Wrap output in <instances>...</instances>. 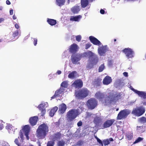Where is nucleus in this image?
<instances>
[{
  "label": "nucleus",
  "mask_w": 146,
  "mask_h": 146,
  "mask_svg": "<svg viewBox=\"0 0 146 146\" xmlns=\"http://www.w3.org/2000/svg\"><path fill=\"white\" fill-rule=\"evenodd\" d=\"M95 97L104 104L107 105L111 103L112 102H115L119 98L118 95H111L108 96L100 91L97 92L95 95Z\"/></svg>",
  "instance_id": "obj_1"
},
{
  "label": "nucleus",
  "mask_w": 146,
  "mask_h": 146,
  "mask_svg": "<svg viewBox=\"0 0 146 146\" xmlns=\"http://www.w3.org/2000/svg\"><path fill=\"white\" fill-rule=\"evenodd\" d=\"M49 131L48 127L45 123L40 125L36 131V135L39 139H44Z\"/></svg>",
  "instance_id": "obj_2"
},
{
  "label": "nucleus",
  "mask_w": 146,
  "mask_h": 146,
  "mask_svg": "<svg viewBox=\"0 0 146 146\" xmlns=\"http://www.w3.org/2000/svg\"><path fill=\"white\" fill-rule=\"evenodd\" d=\"M90 93V91L88 89L84 88L76 91L75 95L78 99H83L88 96Z\"/></svg>",
  "instance_id": "obj_3"
},
{
  "label": "nucleus",
  "mask_w": 146,
  "mask_h": 146,
  "mask_svg": "<svg viewBox=\"0 0 146 146\" xmlns=\"http://www.w3.org/2000/svg\"><path fill=\"white\" fill-rule=\"evenodd\" d=\"M84 55L85 56H88L90 58H92V60L90 62L93 65H95L98 63V57L91 51L85 52L84 53Z\"/></svg>",
  "instance_id": "obj_4"
},
{
  "label": "nucleus",
  "mask_w": 146,
  "mask_h": 146,
  "mask_svg": "<svg viewBox=\"0 0 146 146\" xmlns=\"http://www.w3.org/2000/svg\"><path fill=\"white\" fill-rule=\"evenodd\" d=\"M78 110H70L67 113V120L71 121L75 119L78 115Z\"/></svg>",
  "instance_id": "obj_5"
},
{
  "label": "nucleus",
  "mask_w": 146,
  "mask_h": 146,
  "mask_svg": "<svg viewBox=\"0 0 146 146\" xmlns=\"http://www.w3.org/2000/svg\"><path fill=\"white\" fill-rule=\"evenodd\" d=\"M86 105L89 109L93 110L97 106V102L94 98H91L88 100L86 102Z\"/></svg>",
  "instance_id": "obj_6"
},
{
  "label": "nucleus",
  "mask_w": 146,
  "mask_h": 146,
  "mask_svg": "<svg viewBox=\"0 0 146 146\" xmlns=\"http://www.w3.org/2000/svg\"><path fill=\"white\" fill-rule=\"evenodd\" d=\"M122 52L125 54L128 59L133 58L134 56V52L130 48H125L122 50Z\"/></svg>",
  "instance_id": "obj_7"
},
{
  "label": "nucleus",
  "mask_w": 146,
  "mask_h": 146,
  "mask_svg": "<svg viewBox=\"0 0 146 146\" xmlns=\"http://www.w3.org/2000/svg\"><path fill=\"white\" fill-rule=\"evenodd\" d=\"M23 132V129L21 130L20 131L19 135L20 137L21 138V139H20V142L18 140V139L19 138V137H18V138L16 139L14 141L15 143L18 146H23L24 144L23 143V140L24 139V138Z\"/></svg>",
  "instance_id": "obj_8"
},
{
  "label": "nucleus",
  "mask_w": 146,
  "mask_h": 146,
  "mask_svg": "<svg viewBox=\"0 0 146 146\" xmlns=\"http://www.w3.org/2000/svg\"><path fill=\"white\" fill-rule=\"evenodd\" d=\"M64 89L63 88L60 87L59 89L56 91L54 95L51 98V99L62 96L63 94L64 93Z\"/></svg>",
  "instance_id": "obj_9"
},
{
  "label": "nucleus",
  "mask_w": 146,
  "mask_h": 146,
  "mask_svg": "<svg viewBox=\"0 0 146 146\" xmlns=\"http://www.w3.org/2000/svg\"><path fill=\"white\" fill-rule=\"evenodd\" d=\"M81 58V56L80 54H75L72 56L71 60L73 64H76L77 62L80 60Z\"/></svg>",
  "instance_id": "obj_10"
},
{
  "label": "nucleus",
  "mask_w": 146,
  "mask_h": 146,
  "mask_svg": "<svg viewBox=\"0 0 146 146\" xmlns=\"http://www.w3.org/2000/svg\"><path fill=\"white\" fill-rule=\"evenodd\" d=\"M108 50V48L107 45L104 46H102L98 48V52L100 56H104Z\"/></svg>",
  "instance_id": "obj_11"
},
{
  "label": "nucleus",
  "mask_w": 146,
  "mask_h": 146,
  "mask_svg": "<svg viewBox=\"0 0 146 146\" xmlns=\"http://www.w3.org/2000/svg\"><path fill=\"white\" fill-rule=\"evenodd\" d=\"M126 110H122L120 111L118 115L117 119H121L125 118L129 114V113L126 111Z\"/></svg>",
  "instance_id": "obj_12"
},
{
  "label": "nucleus",
  "mask_w": 146,
  "mask_h": 146,
  "mask_svg": "<svg viewBox=\"0 0 146 146\" xmlns=\"http://www.w3.org/2000/svg\"><path fill=\"white\" fill-rule=\"evenodd\" d=\"M72 85L76 88H81L83 86V83L80 79L74 81Z\"/></svg>",
  "instance_id": "obj_13"
},
{
  "label": "nucleus",
  "mask_w": 146,
  "mask_h": 146,
  "mask_svg": "<svg viewBox=\"0 0 146 146\" xmlns=\"http://www.w3.org/2000/svg\"><path fill=\"white\" fill-rule=\"evenodd\" d=\"M131 90L135 93L137 94L139 96L143 98L144 99H146V93L143 91H140L132 88Z\"/></svg>",
  "instance_id": "obj_14"
},
{
  "label": "nucleus",
  "mask_w": 146,
  "mask_h": 146,
  "mask_svg": "<svg viewBox=\"0 0 146 146\" xmlns=\"http://www.w3.org/2000/svg\"><path fill=\"white\" fill-rule=\"evenodd\" d=\"M89 38L90 41L93 44L99 46L102 44L96 38L92 36H89Z\"/></svg>",
  "instance_id": "obj_15"
},
{
  "label": "nucleus",
  "mask_w": 146,
  "mask_h": 146,
  "mask_svg": "<svg viewBox=\"0 0 146 146\" xmlns=\"http://www.w3.org/2000/svg\"><path fill=\"white\" fill-rule=\"evenodd\" d=\"M78 45L74 43L70 46L69 51L72 53H75L78 51Z\"/></svg>",
  "instance_id": "obj_16"
},
{
  "label": "nucleus",
  "mask_w": 146,
  "mask_h": 146,
  "mask_svg": "<svg viewBox=\"0 0 146 146\" xmlns=\"http://www.w3.org/2000/svg\"><path fill=\"white\" fill-rule=\"evenodd\" d=\"M38 119V116H34L30 118L29 122L31 126H34L36 124Z\"/></svg>",
  "instance_id": "obj_17"
},
{
  "label": "nucleus",
  "mask_w": 146,
  "mask_h": 146,
  "mask_svg": "<svg viewBox=\"0 0 146 146\" xmlns=\"http://www.w3.org/2000/svg\"><path fill=\"white\" fill-rule=\"evenodd\" d=\"M114 119L107 120L104 123V128L109 127L111 126L115 121Z\"/></svg>",
  "instance_id": "obj_18"
},
{
  "label": "nucleus",
  "mask_w": 146,
  "mask_h": 146,
  "mask_svg": "<svg viewBox=\"0 0 146 146\" xmlns=\"http://www.w3.org/2000/svg\"><path fill=\"white\" fill-rule=\"evenodd\" d=\"M112 82V79L111 77L107 76L103 80V83L105 85H108L110 84Z\"/></svg>",
  "instance_id": "obj_19"
},
{
  "label": "nucleus",
  "mask_w": 146,
  "mask_h": 146,
  "mask_svg": "<svg viewBox=\"0 0 146 146\" xmlns=\"http://www.w3.org/2000/svg\"><path fill=\"white\" fill-rule=\"evenodd\" d=\"M22 129L23 130V131L24 132L25 135L28 138V135L30 129V127L29 125H25Z\"/></svg>",
  "instance_id": "obj_20"
},
{
  "label": "nucleus",
  "mask_w": 146,
  "mask_h": 146,
  "mask_svg": "<svg viewBox=\"0 0 146 146\" xmlns=\"http://www.w3.org/2000/svg\"><path fill=\"white\" fill-rule=\"evenodd\" d=\"M48 106V104L47 102H42L38 106L37 108L39 110H45Z\"/></svg>",
  "instance_id": "obj_21"
},
{
  "label": "nucleus",
  "mask_w": 146,
  "mask_h": 146,
  "mask_svg": "<svg viewBox=\"0 0 146 146\" xmlns=\"http://www.w3.org/2000/svg\"><path fill=\"white\" fill-rule=\"evenodd\" d=\"M145 111V110H133L132 113L136 116H139L144 113Z\"/></svg>",
  "instance_id": "obj_22"
},
{
  "label": "nucleus",
  "mask_w": 146,
  "mask_h": 146,
  "mask_svg": "<svg viewBox=\"0 0 146 146\" xmlns=\"http://www.w3.org/2000/svg\"><path fill=\"white\" fill-rule=\"evenodd\" d=\"M82 18V16L78 15L76 16H71L70 19V21H79Z\"/></svg>",
  "instance_id": "obj_23"
},
{
  "label": "nucleus",
  "mask_w": 146,
  "mask_h": 146,
  "mask_svg": "<svg viewBox=\"0 0 146 146\" xmlns=\"http://www.w3.org/2000/svg\"><path fill=\"white\" fill-rule=\"evenodd\" d=\"M77 74V72L76 71H73L69 74L68 77L69 78L74 79L76 78Z\"/></svg>",
  "instance_id": "obj_24"
},
{
  "label": "nucleus",
  "mask_w": 146,
  "mask_h": 146,
  "mask_svg": "<svg viewBox=\"0 0 146 146\" xmlns=\"http://www.w3.org/2000/svg\"><path fill=\"white\" fill-rule=\"evenodd\" d=\"M48 23L51 26L55 25L56 23V21L55 20L48 18L47 20Z\"/></svg>",
  "instance_id": "obj_25"
},
{
  "label": "nucleus",
  "mask_w": 146,
  "mask_h": 146,
  "mask_svg": "<svg viewBox=\"0 0 146 146\" xmlns=\"http://www.w3.org/2000/svg\"><path fill=\"white\" fill-rule=\"evenodd\" d=\"M137 130L143 133L146 130V127L145 126H137L136 127Z\"/></svg>",
  "instance_id": "obj_26"
},
{
  "label": "nucleus",
  "mask_w": 146,
  "mask_h": 146,
  "mask_svg": "<svg viewBox=\"0 0 146 146\" xmlns=\"http://www.w3.org/2000/svg\"><path fill=\"white\" fill-rule=\"evenodd\" d=\"M56 4L59 6H61L64 4L65 0H56Z\"/></svg>",
  "instance_id": "obj_27"
},
{
  "label": "nucleus",
  "mask_w": 146,
  "mask_h": 146,
  "mask_svg": "<svg viewBox=\"0 0 146 146\" xmlns=\"http://www.w3.org/2000/svg\"><path fill=\"white\" fill-rule=\"evenodd\" d=\"M61 136V134L60 132H58L57 133L54 134V140H56L58 139H60Z\"/></svg>",
  "instance_id": "obj_28"
},
{
  "label": "nucleus",
  "mask_w": 146,
  "mask_h": 146,
  "mask_svg": "<svg viewBox=\"0 0 146 146\" xmlns=\"http://www.w3.org/2000/svg\"><path fill=\"white\" fill-rule=\"evenodd\" d=\"M101 121L102 120L99 117L95 118L94 120V122L96 125L99 124Z\"/></svg>",
  "instance_id": "obj_29"
},
{
  "label": "nucleus",
  "mask_w": 146,
  "mask_h": 146,
  "mask_svg": "<svg viewBox=\"0 0 146 146\" xmlns=\"http://www.w3.org/2000/svg\"><path fill=\"white\" fill-rule=\"evenodd\" d=\"M6 129L8 130V131L10 133L13 132L12 126L11 125H7L6 127Z\"/></svg>",
  "instance_id": "obj_30"
},
{
  "label": "nucleus",
  "mask_w": 146,
  "mask_h": 146,
  "mask_svg": "<svg viewBox=\"0 0 146 146\" xmlns=\"http://www.w3.org/2000/svg\"><path fill=\"white\" fill-rule=\"evenodd\" d=\"M72 11L74 13H77L80 11L79 7L76 6L73 7L71 9Z\"/></svg>",
  "instance_id": "obj_31"
},
{
  "label": "nucleus",
  "mask_w": 146,
  "mask_h": 146,
  "mask_svg": "<svg viewBox=\"0 0 146 146\" xmlns=\"http://www.w3.org/2000/svg\"><path fill=\"white\" fill-rule=\"evenodd\" d=\"M59 110H66L67 109L66 105L63 103L59 105Z\"/></svg>",
  "instance_id": "obj_32"
},
{
  "label": "nucleus",
  "mask_w": 146,
  "mask_h": 146,
  "mask_svg": "<svg viewBox=\"0 0 146 146\" xmlns=\"http://www.w3.org/2000/svg\"><path fill=\"white\" fill-rule=\"evenodd\" d=\"M126 136L127 140H130L132 139L133 134L132 133H127L126 135Z\"/></svg>",
  "instance_id": "obj_33"
},
{
  "label": "nucleus",
  "mask_w": 146,
  "mask_h": 146,
  "mask_svg": "<svg viewBox=\"0 0 146 146\" xmlns=\"http://www.w3.org/2000/svg\"><path fill=\"white\" fill-rule=\"evenodd\" d=\"M139 121L141 123H146V118L144 117H142L139 119Z\"/></svg>",
  "instance_id": "obj_34"
},
{
  "label": "nucleus",
  "mask_w": 146,
  "mask_h": 146,
  "mask_svg": "<svg viewBox=\"0 0 146 146\" xmlns=\"http://www.w3.org/2000/svg\"><path fill=\"white\" fill-rule=\"evenodd\" d=\"M55 140L48 141L47 143V146H54L55 144Z\"/></svg>",
  "instance_id": "obj_35"
},
{
  "label": "nucleus",
  "mask_w": 146,
  "mask_h": 146,
  "mask_svg": "<svg viewBox=\"0 0 146 146\" xmlns=\"http://www.w3.org/2000/svg\"><path fill=\"white\" fill-rule=\"evenodd\" d=\"M60 86V87H64V88H66L68 87L67 83L66 81H64L62 83Z\"/></svg>",
  "instance_id": "obj_36"
},
{
  "label": "nucleus",
  "mask_w": 146,
  "mask_h": 146,
  "mask_svg": "<svg viewBox=\"0 0 146 146\" xmlns=\"http://www.w3.org/2000/svg\"><path fill=\"white\" fill-rule=\"evenodd\" d=\"M105 66L104 64H101L99 67L98 69V72H102L104 70Z\"/></svg>",
  "instance_id": "obj_37"
},
{
  "label": "nucleus",
  "mask_w": 146,
  "mask_h": 146,
  "mask_svg": "<svg viewBox=\"0 0 146 146\" xmlns=\"http://www.w3.org/2000/svg\"><path fill=\"white\" fill-rule=\"evenodd\" d=\"M103 143L105 146L107 145L110 143V142L108 139L104 140L103 141Z\"/></svg>",
  "instance_id": "obj_38"
},
{
  "label": "nucleus",
  "mask_w": 146,
  "mask_h": 146,
  "mask_svg": "<svg viewBox=\"0 0 146 146\" xmlns=\"http://www.w3.org/2000/svg\"><path fill=\"white\" fill-rule=\"evenodd\" d=\"M64 145V142L62 140L59 141L57 143V145L58 146H63Z\"/></svg>",
  "instance_id": "obj_39"
},
{
  "label": "nucleus",
  "mask_w": 146,
  "mask_h": 146,
  "mask_svg": "<svg viewBox=\"0 0 146 146\" xmlns=\"http://www.w3.org/2000/svg\"><path fill=\"white\" fill-rule=\"evenodd\" d=\"M57 110H50L49 112V115L51 117H53L55 113L57 111Z\"/></svg>",
  "instance_id": "obj_40"
},
{
  "label": "nucleus",
  "mask_w": 146,
  "mask_h": 146,
  "mask_svg": "<svg viewBox=\"0 0 146 146\" xmlns=\"http://www.w3.org/2000/svg\"><path fill=\"white\" fill-rule=\"evenodd\" d=\"M143 138H142V137H138L136 139V140L134 142V143H137L141 141H142V140H143Z\"/></svg>",
  "instance_id": "obj_41"
},
{
  "label": "nucleus",
  "mask_w": 146,
  "mask_h": 146,
  "mask_svg": "<svg viewBox=\"0 0 146 146\" xmlns=\"http://www.w3.org/2000/svg\"><path fill=\"white\" fill-rule=\"evenodd\" d=\"M94 65H93V64L91 63V62H90L88 64L87 66V68L88 69L92 68L93 67V66Z\"/></svg>",
  "instance_id": "obj_42"
},
{
  "label": "nucleus",
  "mask_w": 146,
  "mask_h": 146,
  "mask_svg": "<svg viewBox=\"0 0 146 146\" xmlns=\"http://www.w3.org/2000/svg\"><path fill=\"white\" fill-rule=\"evenodd\" d=\"M76 40L78 42L80 41L82 37L81 35H78L76 36Z\"/></svg>",
  "instance_id": "obj_43"
},
{
  "label": "nucleus",
  "mask_w": 146,
  "mask_h": 146,
  "mask_svg": "<svg viewBox=\"0 0 146 146\" xmlns=\"http://www.w3.org/2000/svg\"><path fill=\"white\" fill-rule=\"evenodd\" d=\"M92 46V44L90 43L86 44L85 45V49H87Z\"/></svg>",
  "instance_id": "obj_44"
},
{
  "label": "nucleus",
  "mask_w": 146,
  "mask_h": 146,
  "mask_svg": "<svg viewBox=\"0 0 146 146\" xmlns=\"http://www.w3.org/2000/svg\"><path fill=\"white\" fill-rule=\"evenodd\" d=\"M18 31H15V32H14L13 35V37H15L18 36Z\"/></svg>",
  "instance_id": "obj_45"
},
{
  "label": "nucleus",
  "mask_w": 146,
  "mask_h": 146,
  "mask_svg": "<svg viewBox=\"0 0 146 146\" xmlns=\"http://www.w3.org/2000/svg\"><path fill=\"white\" fill-rule=\"evenodd\" d=\"M97 141L99 143L100 145H102V146L103 145V143L100 139L99 138H97Z\"/></svg>",
  "instance_id": "obj_46"
},
{
  "label": "nucleus",
  "mask_w": 146,
  "mask_h": 146,
  "mask_svg": "<svg viewBox=\"0 0 146 146\" xmlns=\"http://www.w3.org/2000/svg\"><path fill=\"white\" fill-rule=\"evenodd\" d=\"M37 40L36 38L34 39L33 44L35 46H36L37 44Z\"/></svg>",
  "instance_id": "obj_47"
},
{
  "label": "nucleus",
  "mask_w": 146,
  "mask_h": 146,
  "mask_svg": "<svg viewBox=\"0 0 146 146\" xmlns=\"http://www.w3.org/2000/svg\"><path fill=\"white\" fill-rule=\"evenodd\" d=\"M82 122L81 121H80L77 123V125L78 127H80L82 125Z\"/></svg>",
  "instance_id": "obj_48"
},
{
  "label": "nucleus",
  "mask_w": 146,
  "mask_h": 146,
  "mask_svg": "<svg viewBox=\"0 0 146 146\" xmlns=\"http://www.w3.org/2000/svg\"><path fill=\"white\" fill-rule=\"evenodd\" d=\"M46 112V110H41V115L42 116H43Z\"/></svg>",
  "instance_id": "obj_49"
},
{
  "label": "nucleus",
  "mask_w": 146,
  "mask_h": 146,
  "mask_svg": "<svg viewBox=\"0 0 146 146\" xmlns=\"http://www.w3.org/2000/svg\"><path fill=\"white\" fill-rule=\"evenodd\" d=\"M83 144L82 141H80L77 142V145H81Z\"/></svg>",
  "instance_id": "obj_50"
},
{
  "label": "nucleus",
  "mask_w": 146,
  "mask_h": 146,
  "mask_svg": "<svg viewBox=\"0 0 146 146\" xmlns=\"http://www.w3.org/2000/svg\"><path fill=\"white\" fill-rule=\"evenodd\" d=\"M3 127V124L0 121V130H1Z\"/></svg>",
  "instance_id": "obj_51"
},
{
  "label": "nucleus",
  "mask_w": 146,
  "mask_h": 146,
  "mask_svg": "<svg viewBox=\"0 0 146 146\" xmlns=\"http://www.w3.org/2000/svg\"><path fill=\"white\" fill-rule=\"evenodd\" d=\"M100 13L102 14H104L105 13V11L103 9H101L100 11Z\"/></svg>",
  "instance_id": "obj_52"
},
{
  "label": "nucleus",
  "mask_w": 146,
  "mask_h": 146,
  "mask_svg": "<svg viewBox=\"0 0 146 146\" xmlns=\"http://www.w3.org/2000/svg\"><path fill=\"white\" fill-rule=\"evenodd\" d=\"M5 21V19L3 18H0V23L3 22Z\"/></svg>",
  "instance_id": "obj_53"
},
{
  "label": "nucleus",
  "mask_w": 146,
  "mask_h": 146,
  "mask_svg": "<svg viewBox=\"0 0 146 146\" xmlns=\"http://www.w3.org/2000/svg\"><path fill=\"white\" fill-rule=\"evenodd\" d=\"M65 111L66 110H59L58 112L59 113H63L65 112Z\"/></svg>",
  "instance_id": "obj_54"
},
{
  "label": "nucleus",
  "mask_w": 146,
  "mask_h": 146,
  "mask_svg": "<svg viewBox=\"0 0 146 146\" xmlns=\"http://www.w3.org/2000/svg\"><path fill=\"white\" fill-rule=\"evenodd\" d=\"M123 74L124 76L126 77H127L128 76V73L126 72H124L123 73Z\"/></svg>",
  "instance_id": "obj_55"
},
{
  "label": "nucleus",
  "mask_w": 146,
  "mask_h": 146,
  "mask_svg": "<svg viewBox=\"0 0 146 146\" xmlns=\"http://www.w3.org/2000/svg\"><path fill=\"white\" fill-rule=\"evenodd\" d=\"M10 14L11 15H12L13 14V9H11L9 11Z\"/></svg>",
  "instance_id": "obj_56"
},
{
  "label": "nucleus",
  "mask_w": 146,
  "mask_h": 146,
  "mask_svg": "<svg viewBox=\"0 0 146 146\" xmlns=\"http://www.w3.org/2000/svg\"><path fill=\"white\" fill-rule=\"evenodd\" d=\"M6 3L7 5H9L11 4V2L9 0H7L6 1Z\"/></svg>",
  "instance_id": "obj_57"
},
{
  "label": "nucleus",
  "mask_w": 146,
  "mask_h": 146,
  "mask_svg": "<svg viewBox=\"0 0 146 146\" xmlns=\"http://www.w3.org/2000/svg\"><path fill=\"white\" fill-rule=\"evenodd\" d=\"M15 27L17 29H18L19 28V26L17 24H15Z\"/></svg>",
  "instance_id": "obj_58"
},
{
  "label": "nucleus",
  "mask_w": 146,
  "mask_h": 146,
  "mask_svg": "<svg viewBox=\"0 0 146 146\" xmlns=\"http://www.w3.org/2000/svg\"><path fill=\"white\" fill-rule=\"evenodd\" d=\"M60 121H58V122H56V123H55V125H57L58 126H59V125H60Z\"/></svg>",
  "instance_id": "obj_59"
},
{
  "label": "nucleus",
  "mask_w": 146,
  "mask_h": 146,
  "mask_svg": "<svg viewBox=\"0 0 146 146\" xmlns=\"http://www.w3.org/2000/svg\"><path fill=\"white\" fill-rule=\"evenodd\" d=\"M57 73L58 74H60L61 73V71L60 70H58L57 72Z\"/></svg>",
  "instance_id": "obj_60"
},
{
  "label": "nucleus",
  "mask_w": 146,
  "mask_h": 146,
  "mask_svg": "<svg viewBox=\"0 0 146 146\" xmlns=\"http://www.w3.org/2000/svg\"><path fill=\"white\" fill-rule=\"evenodd\" d=\"M58 108L57 106H55L51 110H58Z\"/></svg>",
  "instance_id": "obj_61"
},
{
  "label": "nucleus",
  "mask_w": 146,
  "mask_h": 146,
  "mask_svg": "<svg viewBox=\"0 0 146 146\" xmlns=\"http://www.w3.org/2000/svg\"><path fill=\"white\" fill-rule=\"evenodd\" d=\"M74 38H75V37H74V36H72V37L71 38V40L72 41H73V40L74 41Z\"/></svg>",
  "instance_id": "obj_62"
},
{
  "label": "nucleus",
  "mask_w": 146,
  "mask_h": 146,
  "mask_svg": "<svg viewBox=\"0 0 146 146\" xmlns=\"http://www.w3.org/2000/svg\"><path fill=\"white\" fill-rule=\"evenodd\" d=\"M109 141H113V139L112 138H111V137L109 139Z\"/></svg>",
  "instance_id": "obj_63"
},
{
  "label": "nucleus",
  "mask_w": 146,
  "mask_h": 146,
  "mask_svg": "<svg viewBox=\"0 0 146 146\" xmlns=\"http://www.w3.org/2000/svg\"><path fill=\"white\" fill-rule=\"evenodd\" d=\"M13 19L15 20L16 19L17 17L15 16V15H14L13 16Z\"/></svg>",
  "instance_id": "obj_64"
}]
</instances>
